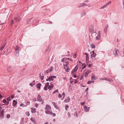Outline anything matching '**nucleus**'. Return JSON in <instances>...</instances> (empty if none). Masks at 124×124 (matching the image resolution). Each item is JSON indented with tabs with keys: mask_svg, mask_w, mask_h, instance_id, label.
<instances>
[{
	"mask_svg": "<svg viewBox=\"0 0 124 124\" xmlns=\"http://www.w3.org/2000/svg\"><path fill=\"white\" fill-rule=\"evenodd\" d=\"M117 51H118L117 49H116V48H115L114 49L113 52V53L114 55H115V56H116L117 54Z\"/></svg>",
	"mask_w": 124,
	"mask_h": 124,
	"instance_id": "f8f14e48",
	"label": "nucleus"
},
{
	"mask_svg": "<svg viewBox=\"0 0 124 124\" xmlns=\"http://www.w3.org/2000/svg\"><path fill=\"white\" fill-rule=\"evenodd\" d=\"M76 71L74 69L71 72V74H72V75L74 74H75V72Z\"/></svg>",
	"mask_w": 124,
	"mask_h": 124,
	"instance_id": "c85d7f7f",
	"label": "nucleus"
},
{
	"mask_svg": "<svg viewBox=\"0 0 124 124\" xmlns=\"http://www.w3.org/2000/svg\"><path fill=\"white\" fill-rule=\"evenodd\" d=\"M88 88L87 87L85 90V91L86 92L87 94L88 93Z\"/></svg>",
	"mask_w": 124,
	"mask_h": 124,
	"instance_id": "79ce46f5",
	"label": "nucleus"
},
{
	"mask_svg": "<svg viewBox=\"0 0 124 124\" xmlns=\"http://www.w3.org/2000/svg\"><path fill=\"white\" fill-rule=\"evenodd\" d=\"M53 66H51L50 68L48 69L47 70H49L48 71L50 72L53 70Z\"/></svg>",
	"mask_w": 124,
	"mask_h": 124,
	"instance_id": "4be33fe9",
	"label": "nucleus"
},
{
	"mask_svg": "<svg viewBox=\"0 0 124 124\" xmlns=\"http://www.w3.org/2000/svg\"><path fill=\"white\" fill-rule=\"evenodd\" d=\"M86 55V60H88L89 59V58L88 56V54L87 53H85V54Z\"/></svg>",
	"mask_w": 124,
	"mask_h": 124,
	"instance_id": "f704fd0d",
	"label": "nucleus"
},
{
	"mask_svg": "<svg viewBox=\"0 0 124 124\" xmlns=\"http://www.w3.org/2000/svg\"><path fill=\"white\" fill-rule=\"evenodd\" d=\"M74 115L75 116H76L77 117H78L77 116V113L76 112L74 114Z\"/></svg>",
	"mask_w": 124,
	"mask_h": 124,
	"instance_id": "0e129e2a",
	"label": "nucleus"
},
{
	"mask_svg": "<svg viewBox=\"0 0 124 124\" xmlns=\"http://www.w3.org/2000/svg\"><path fill=\"white\" fill-rule=\"evenodd\" d=\"M69 63L67 62H64L63 64V69H65V70L67 72H68L69 70V68L68 67Z\"/></svg>",
	"mask_w": 124,
	"mask_h": 124,
	"instance_id": "f257e3e1",
	"label": "nucleus"
},
{
	"mask_svg": "<svg viewBox=\"0 0 124 124\" xmlns=\"http://www.w3.org/2000/svg\"><path fill=\"white\" fill-rule=\"evenodd\" d=\"M31 100H32L33 101H36L37 100L36 99V98L32 99Z\"/></svg>",
	"mask_w": 124,
	"mask_h": 124,
	"instance_id": "3c124183",
	"label": "nucleus"
},
{
	"mask_svg": "<svg viewBox=\"0 0 124 124\" xmlns=\"http://www.w3.org/2000/svg\"><path fill=\"white\" fill-rule=\"evenodd\" d=\"M32 19V18H30L26 20L27 24H30L31 22V20Z\"/></svg>",
	"mask_w": 124,
	"mask_h": 124,
	"instance_id": "ddd939ff",
	"label": "nucleus"
},
{
	"mask_svg": "<svg viewBox=\"0 0 124 124\" xmlns=\"http://www.w3.org/2000/svg\"><path fill=\"white\" fill-rule=\"evenodd\" d=\"M5 46V44H4L2 46H1L0 49L1 51H2V50H3V49Z\"/></svg>",
	"mask_w": 124,
	"mask_h": 124,
	"instance_id": "5701e85b",
	"label": "nucleus"
},
{
	"mask_svg": "<svg viewBox=\"0 0 124 124\" xmlns=\"http://www.w3.org/2000/svg\"><path fill=\"white\" fill-rule=\"evenodd\" d=\"M17 103V102L15 100H14L13 101V103L12 104V105L13 106L15 107L16 106V104Z\"/></svg>",
	"mask_w": 124,
	"mask_h": 124,
	"instance_id": "412c9836",
	"label": "nucleus"
},
{
	"mask_svg": "<svg viewBox=\"0 0 124 124\" xmlns=\"http://www.w3.org/2000/svg\"><path fill=\"white\" fill-rule=\"evenodd\" d=\"M39 105L37 103H36L35 105V107L36 108H37L38 106Z\"/></svg>",
	"mask_w": 124,
	"mask_h": 124,
	"instance_id": "de8ad7c7",
	"label": "nucleus"
},
{
	"mask_svg": "<svg viewBox=\"0 0 124 124\" xmlns=\"http://www.w3.org/2000/svg\"><path fill=\"white\" fill-rule=\"evenodd\" d=\"M67 115L69 117H70V113L69 112H68V113Z\"/></svg>",
	"mask_w": 124,
	"mask_h": 124,
	"instance_id": "09e8293b",
	"label": "nucleus"
},
{
	"mask_svg": "<svg viewBox=\"0 0 124 124\" xmlns=\"http://www.w3.org/2000/svg\"><path fill=\"white\" fill-rule=\"evenodd\" d=\"M21 19L19 16H17L15 19V21L17 23L20 21Z\"/></svg>",
	"mask_w": 124,
	"mask_h": 124,
	"instance_id": "0eeeda50",
	"label": "nucleus"
},
{
	"mask_svg": "<svg viewBox=\"0 0 124 124\" xmlns=\"http://www.w3.org/2000/svg\"><path fill=\"white\" fill-rule=\"evenodd\" d=\"M11 100V99L10 98V97H8V98L7 99V101H10Z\"/></svg>",
	"mask_w": 124,
	"mask_h": 124,
	"instance_id": "e433bc0d",
	"label": "nucleus"
},
{
	"mask_svg": "<svg viewBox=\"0 0 124 124\" xmlns=\"http://www.w3.org/2000/svg\"><path fill=\"white\" fill-rule=\"evenodd\" d=\"M25 114L28 116H29L30 115L29 112L28 111L26 112Z\"/></svg>",
	"mask_w": 124,
	"mask_h": 124,
	"instance_id": "72a5a7b5",
	"label": "nucleus"
},
{
	"mask_svg": "<svg viewBox=\"0 0 124 124\" xmlns=\"http://www.w3.org/2000/svg\"><path fill=\"white\" fill-rule=\"evenodd\" d=\"M91 46L92 48H94L95 47V45L93 43H91Z\"/></svg>",
	"mask_w": 124,
	"mask_h": 124,
	"instance_id": "bb28decb",
	"label": "nucleus"
},
{
	"mask_svg": "<svg viewBox=\"0 0 124 124\" xmlns=\"http://www.w3.org/2000/svg\"><path fill=\"white\" fill-rule=\"evenodd\" d=\"M39 75H40V78L41 80H42L44 79V76H41L40 73L39 74Z\"/></svg>",
	"mask_w": 124,
	"mask_h": 124,
	"instance_id": "7c9ffc66",
	"label": "nucleus"
},
{
	"mask_svg": "<svg viewBox=\"0 0 124 124\" xmlns=\"http://www.w3.org/2000/svg\"><path fill=\"white\" fill-rule=\"evenodd\" d=\"M78 67H79L78 65L77 64L76 65L75 68L74 69H75V70L76 71L77 70V69H78Z\"/></svg>",
	"mask_w": 124,
	"mask_h": 124,
	"instance_id": "a878e982",
	"label": "nucleus"
},
{
	"mask_svg": "<svg viewBox=\"0 0 124 124\" xmlns=\"http://www.w3.org/2000/svg\"><path fill=\"white\" fill-rule=\"evenodd\" d=\"M49 85V83L48 82L47 83L45 84V86L46 87H48Z\"/></svg>",
	"mask_w": 124,
	"mask_h": 124,
	"instance_id": "a19ab883",
	"label": "nucleus"
},
{
	"mask_svg": "<svg viewBox=\"0 0 124 124\" xmlns=\"http://www.w3.org/2000/svg\"><path fill=\"white\" fill-rule=\"evenodd\" d=\"M111 1H109L106 4V6H107V5H109V4H110L111 3Z\"/></svg>",
	"mask_w": 124,
	"mask_h": 124,
	"instance_id": "473e14b6",
	"label": "nucleus"
},
{
	"mask_svg": "<svg viewBox=\"0 0 124 124\" xmlns=\"http://www.w3.org/2000/svg\"><path fill=\"white\" fill-rule=\"evenodd\" d=\"M3 102L4 103H5L6 102V100L5 99H4L3 100Z\"/></svg>",
	"mask_w": 124,
	"mask_h": 124,
	"instance_id": "5fc2aeb1",
	"label": "nucleus"
},
{
	"mask_svg": "<svg viewBox=\"0 0 124 124\" xmlns=\"http://www.w3.org/2000/svg\"><path fill=\"white\" fill-rule=\"evenodd\" d=\"M50 85H50L48 86V89L49 90H51V89H53V88L54 86L53 85L51 84H50Z\"/></svg>",
	"mask_w": 124,
	"mask_h": 124,
	"instance_id": "a211bd4d",
	"label": "nucleus"
},
{
	"mask_svg": "<svg viewBox=\"0 0 124 124\" xmlns=\"http://www.w3.org/2000/svg\"><path fill=\"white\" fill-rule=\"evenodd\" d=\"M24 119V118H22L21 119V122H23Z\"/></svg>",
	"mask_w": 124,
	"mask_h": 124,
	"instance_id": "680f3d73",
	"label": "nucleus"
},
{
	"mask_svg": "<svg viewBox=\"0 0 124 124\" xmlns=\"http://www.w3.org/2000/svg\"><path fill=\"white\" fill-rule=\"evenodd\" d=\"M100 80H105L106 81H111L108 78H101L100 79Z\"/></svg>",
	"mask_w": 124,
	"mask_h": 124,
	"instance_id": "f3484780",
	"label": "nucleus"
},
{
	"mask_svg": "<svg viewBox=\"0 0 124 124\" xmlns=\"http://www.w3.org/2000/svg\"><path fill=\"white\" fill-rule=\"evenodd\" d=\"M31 120L33 123L34 124H36L35 118H31Z\"/></svg>",
	"mask_w": 124,
	"mask_h": 124,
	"instance_id": "4468645a",
	"label": "nucleus"
},
{
	"mask_svg": "<svg viewBox=\"0 0 124 124\" xmlns=\"http://www.w3.org/2000/svg\"><path fill=\"white\" fill-rule=\"evenodd\" d=\"M45 113L47 114L51 115V114L53 116H56V114L55 113H53L51 111L49 110H46L45 111Z\"/></svg>",
	"mask_w": 124,
	"mask_h": 124,
	"instance_id": "7ed1b4c3",
	"label": "nucleus"
},
{
	"mask_svg": "<svg viewBox=\"0 0 124 124\" xmlns=\"http://www.w3.org/2000/svg\"><path fill=\"white\" fill-rule=\"evenodd\" d=\"M98 79V78L96 76H95L94 75H93V74H92V76L91 77V79L92 80L93 79L96 80Z\"/></svg>",
	"mask_w": 124,
	"mask_h": 124,
	"instance_id": "9d476101",
	"label": "nucleus"
},
{
	"mask_svg": "<svg viewBox=\"0 0 124 124\" xmlns=\"http://www.w3.org/2000/svg\"><path fill=\"white\" fill-rule=\"evenodd\" d=\"M4 111L3 109L0 106V117L1 118H3L4 116Z\"/></svg>",
	"mask_w": 124,
	"mask_h": 124,
	"instance_id": "f03ea898",
	"label": "nucleus"
},
{
	"mask_svg": "<svg viewBox=\"0 0 124 124\" xmlns=\"http://www.w3.org/2000/svg\"><path fill=\"white\" fill-rule=\"evenodd\" d=\"M14 23L13 21V20H11V24H13Z\"/></svg>",
	"mask_w": 124,
	"mask_h": 124,
	"instance_id": "e2e57ef3",
	"label": "nucleus"
},
{
	"mask_svg": "<svg viewBox=\"0 0 124 124\" xmlns=\"http://www.w3.org/2000/svg\"><path fill=\"white\" fill-rule=\"evenodd\" d=\"M85 102H83V103H81V104L82 105H83L85 103Z\"/></svg>",
	"mask_w": 124,
	"mask_h": 124,
	"instance_id": "69168bd1",
	"label": "nucleus"
},
{
	"mask_svg": "<svg viewBox=\"0 0 124 124\" xmlns=\"http://www.w3.org/2000/svg\"><path fill=\"white\" fill-rule=\"evenodd\" d=\"M47 87L45 86V87H44V89L46 91L47 90Z\"/></svg>",
	"mask_w": 124,
	"mask_h": 124,
	"instance_id": "864d4df0",
	"label": "nucleus"
},
{
	"mask_svg": "<svg viewBox=\"0 0 124 124\" xmlns=\"http://www.w3.org/2000/svg\"><path fill=\"white\" fill-rule=\"evenodd\" d=\"M70 100V98L68 97L67 98L65 99L64 100V102H69Z\"/></svg>",
	"mask_w": 124,
	"mask_h": 124,
	"instance_id": "dca6fc26",
	"label": "nucleus"
},
{
	"mask_svg": "<svg viewBox=\"0 0 124 124\" xmlns=\"http://www.w3.org/2000/svg\"><path fill=\"white\" fill-rule=\"evenodd\" d=\"M62 95H63V99H62V100L64 98V97H65V93H64V92L62 94Z\"/></svg>",
	"mask_w": 124,
	"mask_h": 124,
	"instance_id": "6e6d98bb",
	"label": "nucleus"
},
{
	"mask_svg": "<svg viewBox=\"0 0 124 124\" xmlns=\"http://www.w3.org/2000/svg\"><path fill=\"white\" fill-rule=\"evenodd\" d=\"M100 32L99 31L98 33V35L96 37V39L97 40H98L100 39Z\"/></svg>",
	"mask_w": 124,
	"mask_h": 124,
	"instance_id": "1a4fd4ad",
	"label": "nucleus"
},
{
	"mask_svg": "<svg viewBox=\"0 0 124 124\" xmlns=\"http://www.w3.org/2000/svg\"><path fill=\"white\" fill-rule=\"evenodd\" d=\"M15 49H16L17 50H18L19 47L18 46H16Z\"/></svg>",
	"mask_w": 124,
	"mask_h": 124,
	"instance_id": "13d9d810",
	"label": "nucleus"
},
{
	"mask_svg": "<svg viewBox=\"0 0 124 124\" xmlns=\"http://www.w3.org/2000/svg\"><path fill=\"white\" fill-rule=\"evenodd\" d=\"M35 80H34L33 82H32V84H33V85H35Z\"/></svg>",
	"mask_w": 124,
	"mask_h": 124,
	"instance_id": "bf43d9fd",
	"label": "nucleus"
},
{
	"mask_svg": "<svg viewBox=\"0 0 124 124\" xmlns=\"http://www.w3.org/2000/svg\"><path fill=\"white\" fill-rule=\"evenodd\" d=\"M90 109L89 107H88L86 106H84V109L85 111V112L88 111Z\"/></svg>",
	"mask_w": 124,
	"mask_h": 124,
	"instance_id": "39448f33",
	"label": "nucleus"
},
{
	"mask_svg": "<svg viewBox=\"0 0 124 124\" xmlns=\"http://www.w3.org/2000/svg\"><path fill=\"white\" fill-rule=\"evenodd\" d=\"M93 54H92L91 56V58H92L93 57H95L96 55V54L93 51Z\"/></svg>",
	"mask_w": 124,
	"mask_h": 124,
	"instance_id": "2eb2a0df",
	"label": "nucleus"
},
{
	"mask_svg": "<svg viewBox=\"0 0 124 124\" xmlns=\"http://www.w3.org/2000/svg\"><path fill=\"white\" fill-rule=\"evenodd\" d=\"M30 104V101H28L26 102V106H27L28 105Z\"/></svg>",
	"mask_w": 124,
	"mask_h": 124,
	"instance_id": "58836bf2",
	"label": "nucleus"
},
{
	"mask_svg": "<svg viewBox=\"0 0 124 124\" xmlns=\"http://www.w3.org/2000/svg\"><path fill=\"white\" fill-rule=\"evenodd\" d=\"M49 80V81H50V79L49 78V77L46 79V81H47Z\"/></svg>",
	"mask_w": 124,
	"mask_h": 124,
	"instance_id": "338daca9",
	"label": "nucleus"
},
{
	"mask_svg": "<svg viewBox=\"0 0 124 124\" xmlns=\"http://www.w3.org/2000/svg\"><path fill=\"white\" fill-rule=\"evenodd\" d=\"M86 5L84 3H82L79 6V7H81L82 6H84V5Z\"/></svg>",
	"mask_w": 124,
	"mask_h": 124,
	"instance_id": "c756f323",
	"label": "nucleus"
},
{
	"mask_svg": "<svg viewBox=\"0 0 124 124\" xmlns=\"http://www.w3.org/2000/svg\"><path fill=\"white\" fill-rule=\"evenodd\" d=\"M10 115L8 114L7 115V117L8 118L10 117Z\"/></svg>",
	"mask_w": 124,
	"mask_h": 124,
	"instance_id": "49530a36",
	"label": "nucleus"
},
{
	"mask_svg": "<svg viewBox=\"0 0 124 124\" xmlns=\"http://www.w3.org/2000/svg\"><path fill=\"white\" fill-rule=\"evenodd\" d=\"M29 85L30 86H31V87L33 86L34 85H33V84H32V83H30L29 84Z\"/></svg>",
	"mask_w": 124,
	"mask_h": 124,
	"instance_id": "4d7b16f0",
	"label": "nucleus"
},
{
	"mask_svg": "<svg viewBox=\"0 0 124 124\" xmlns=\"http://www.w3.org/2000/svg\"><path fill=\"white\" fill-rule=\"evenodd\" d=\"M15 51L17 54H19V52L18 50H17L16 49H15Z\"/></svg>",
	"mask_w": 124,
	"mask_h": 124,
	"instance_id": "4c0bfd02",
	"label": "nucleus"
},
{
	"mask_svg": "<svg viewBox=\"0 0 124 124\" xmlns=\"http://www.w3.org/2000/svg\"><path fill=\"white\" fill-rule=\"evenodd\" d=\"M31 112L32 113H35L36 112V109L35 108H31Z\"/></svg>",
	"mask_w": 124,
	"mask_h": 124,
	"instance_id": "6ab92c4d",
	"label": "nucleus"
},
{
	"mask_svg": "<svg viewBox=\"0 0 124 124\" xmlns=\"http://www.w3.org/2000/svg\"><path fill=\"white\" fill-rule=\"evenodd\" d=\"M91 72V70H89L88 71H86L84 74V76L86 78H87L88 77V74Z\"/></svg>",
	"mask_w": 124,
	"mask_h": 124,
	"instance_id": "20e7f679",
	"label": "nucleus"
},
{
	"mask_svg": "<svg viewBox=\"0 0 124 124\" xmlns=\"http://www.w3.org/2000/svg\"><path fill=\"white\" fill-rule=\"evenodd\" d=\"M37 100L40 102L42 101V97L39 94H38V95Z\"/></svg>",
	"mask_w": 124,
	"mask_h": 124,
	"instance_id": "6e6552de",
	"label": "nucleus"
},
{
	"mask_svg": "<svg viewBox=\"0 0 124 124\" xmlns=\"http://www.w3.org/2000/svg\"><path fill=\"white\" fill-rule=\"evenodd\" d=\"M83 78V75H82L81 76L80 78V80H82V79Z\"/></svg>",
	"mask_w": 124,
	"mask_h": 124,
	"instance_id": "c03bdc74",
	"label": "nucleus"
},
{
	"mask_svg": "<svg viewBox=\"0 0 124 124\" xmlns=\"http://www.w3.org/2000/svg\"><path fill=\"white\" fill-rule=\"evenodd\" d=\"M41 86V84L40 83L39 84H38L37 85L36 87L37 88L40 89V87Z\"/></svg>",
	"mask_w": 124,
	"mask_h": 124,
	"instance_id": "aec40b11",
	"label": "nucleus"
},
{
	"mask_svg": "<svg viewBox=\"0 0 124 124\" xmlns=\"http://www.w3.org/2000/svg\"><path fill=\"white\" fill-rule=\"evenodd\" d=\"M20 106H21L25 107V106L24 105L23 103H22L20 104Z\"/></svg>",
	"mask_w": 124,
	"mask_h": 124,
	"instance_id": "8fccbe9b",
	"label": "nucleus"
},
{
	"mask_svg": "<svg viewBox=\"0 0 124 124\" xmlns=\"http://www.w3.org/2000/svg\"><path fill=\"white\" fill-rule=\"evenodd\" d=\"M57 92H58V89H57V90H55V91H54L53 92V94H55V93H56Z\"/></svg>",
	"mask_w": 124,
	"mask_h": 124,
	"instance_id": "c9c22d12",
	"label": "nucleus"
},
{
	"mask_svg": "<svg viewBox=\"0 0 124 124\" xmlns=\"http://www.w3.org/2000/svg\"><path fill=\"white\" fill-rule=\"evenodd\" d=\"M20 124H24V122H21Z\"/></svg>",
	"mask_w": 124,
	"mask_h": 124,
	"instance_id": "774afa93",
	"label": "nucleus"
},
{
	"mask_svg": "<svg viewBox=\"0 0 124 124\" xmlns=\"http://www.w3.org/2000/svg\"><path fill=\"white\" fill-rule=\"evenodd\" d=\"M62 95L60 94H59L58 95V97L59 98H60L62 97Z\"/></svg>",
	"mask_w": 124,
	"mask_h": 124,
	"instance_id": "a18cd8bd",
	"label": "nucleus"
},
{
	"mask_svg": "<svg viewBox=\"0 0 124 124\" xmlns=\"http://www.w3.org/2000/svg\"><path fill=\"white\" fill-rule=\"evenodd\" d=\"M94 82L93 81H88L87 82V84H91V83H93Z\"/></svg>",
	"mask_w": 124,
	"mask_h": 124,
	"instance_id": "393cba45",
	"label": "nucleus"
},
{
	"mask_svg": "<svg viewBox=\"0 0 124 124\" xmlns=\"http://www.w3.org/2000/svg\"><path fill=\"white\" fill-rule=\"evenodd\" d=\"M92 66V65L91 64H90L88 65V66L89 67H90Z\"/></svg>",
	"mask_w": 124,
	"mask_h": 124,
	"instance_id": "603ef678",
	"label": "nucleus"
},
{
	"mask_svg": "<svg viewBox=\"0 0 124 124\" xmlns=\"http://www.w3.org/2000/svg\"><path fill=\"white\" fill-rule=\"evenodd\" d=\"M49 78L50 79V81H53L54 80V78H56V76H51L49 77Z\"/></svg>",
	"mask_w": 124,
	"mask_h": 124,
	"instance_id": "9b49d317",
	"label": "nucleus"
},
{
	"mask_svg": "<svg viewBox=\"0 0 124 124\" xmlns=\"http://www.w3.org/2000/svg\"><path fill=\"white\" fill-rule=\"evenodd\" d=\"M82 70L84 69L86 67V65L85 64H82Z\"/></svg>",
	"mask_w": 124,
	"mask_h": 124,
	"instance_id": "b1692460",
	"label": "nucleus"
},
{
	"mask_svg": "<svg viewBox=\"0 0 124 124\" xmlns=\"http://www.w3.org/2000/svg\"><path fill=\"white\" fill-rule=\"evenodd\" d=\"M14 95H12L11 96V98H12V99H13L14 98Z\"/></svg>",
	"mask_w": 124,
	"mask_h": 124,
	"instance_id": "052dcab7",
	"label": "nucleus"
},
{
	"mask_svg": "<svg viewBox=\"0 0 124 124\" xmlns=\"http://www.w3.org/2000/svg\"><path fill=\"white\" fill-rule=\"evenodd\" d=\"M69 108V106L68 105H66L65 106V109L66 110H67V108Z\"/></svg>",
	"mask_w": 124,
	"mask_h": 124,
	"instance_id": "37998d69",
	"label": "nucleus"
},
{
	"mask_svg": "<svg viewBox=\"0 0 124 124\" xmlns=\"http://www.w3.org/2000/svg\"><path fill=\"white\" fill-rule=\"evenodd\" d=\"M11 66L9 67H8L7 68V70H8V71L10 72L11 71Z\"/></svg>",
	"mask_w": 124,
	"mask_h": 124,
	"instance_id": "cd10ccee",
	"label": "nucleus"
},
{
	"mask_svg": "<svg viewBox=\"0 0 124 124\" xmlns=\"http://www.w3.org/2000/svg\"><path fill=\"white\" fill-rule=\"evenodd\" d=\"M51 108L50 106L49 105H46V107L45 108L46 110H50L51 109Z\"/></svg>",
	"mask_w": 124,
	"mask_h": 124,
	"instance_id": "423d86ee",
	"label": "nucleus"
},
{
	"mask_svg": "<svg viewBox=\"0 0 124 124\" xmlns=\"http://www.w3.org/2000/svg\"><path fill=\"white\" fill-rule=\"evenodd\" d=\"M52 104L54 106V107L57 106L56 104L54 102H52Z\"/></svg>",
	"mask_w": 124,
	"mask_h": 124,
	"instance_id": "ea45409f",
	"label": "nucleus"
},
{
	"mask_svg": "<svg viewBox=\"0 0 124 124\" xmlns=\"http://www.w3.org/2000/svg\"><path fill=\"white\" fill-rule=\"evenodd\" d=\"M107 6L105 4L104 6H102L101 7V8H100V9H101L104 8H105Z\"/></svg>",
	"mask_w": 124,
	"mask_h": 124,
	"instance_id": "2f4dec72",
	"label": "nucleus"
}]
</instances>
